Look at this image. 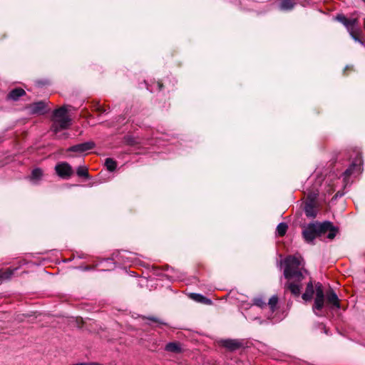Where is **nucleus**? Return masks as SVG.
I'll use <instances>...</instances> for the list:
<instances>
[{
    "instance_id": "obj_21",
    "label": "nucleus",
    "mask_w": 365,
    "mask_h": 365,
    "mask_svg": "<svg viewBox=\"0 0 365 365\" xmlns=\"http://www.w3.org/2000/svg\"><path fill=\"white\" fill-rule=\"evenodd\" d=\"M42 174V170L40 168H36L31 173V179L32 180H38L41 178Z\"/></svg>"
},
{
    "instance_id": "obj_9",
    "label": "nucleus",
    "mask_w": 365,
    "mask_h": 365,
    "mask_svg": "<svg viewBox=\"0 0 365 365\" xmlns=\"http://www.w3.org/2000/svg\"><path fill=\"white\" fill-rule=\"evenodd\" d=\"M95 144L93 142H86L70 147L68 151L83 153L85 151L91 150Z\"/></svg>"
},
{
    "instance_id": "obj_7",
    "label": "nucleus",
    "mask_w": 365,
    "mask_h": 365,
    "mask_svg": "<svg viewBox=\"0 0 365 365\" xmlns=\"http://www.w3.org/2000/svg\"><path fill=\"white\" fill-rule=\"evenodd\" d=\"M336 19L346 26L349 33H353L359 29L357 19H347L344 15H338Z\"/></svg>"
},
{
    "instance_id": "obj_3",
    "label": "nucleus",
    "mask_w": 365,
    "mask_h": 365,
    "mask_svg": "<svg viewBox=\"0 0 365 365\" xmlns=\"http://www.w3.org/2000/svg\"><path fill=\"white\" fill-rule=\"evenodd\" d=\"M315 289L316 297L312 306V310L317 315H318L317 311H321L325 305V297L328 306H330L331 308H340L338 296L332 289H329L325 294L322 284L318 282L315 285Z\"/></svg>"
},
{
    "instance_id": "obj_27",
    "label": "nucleus",
    "mask_w": 365,
    "mask_h": 365,
    "mask_svg": "<svg viewBox=\"0 0 365 365\" xmlns=\"http://www.w3.org/2000/svg\"><path fill=\"white\" fill-rule=\"evenodd\" d=\"M252 305V304L247 303L245 302H242L241 304L242 307H244L245 309H249L250 307H251Z\"/></svg>"
},
{
    "instance_id": "obj_13",
    "label": "nucleus",
    "mask_w": 365,
    "mask_h": 365,
    "mask_svg": "<svg viewBox=\"0 0 365 365\" xmlns=\"http://www.w3.org/2000/svg\"><path fill=\"white\" fill-rule=\"evenodd\" d=\"M26 94V92L24 89L21 88H17L11 90L9 93L7 95V100L17 101L19 98Z\"/></svg>"
},
{
    "instance_id": "obj_10",
    "label": "nucleus",
    "mask_w": 365,
    "mask_h": 365,
    "mask_svg": "<svg viewBox=\"0 0 365 365\" xmlns=\"http://www.w3.org/2000/svg\"><path fill=\"white\" fill-rule=\"evenodd\" d=\"M361 157H358L354 162L351 163V165L344 171V180H346L347 178H349L350 175H351L355 170L359 171L360 170V166H361Z\"/></svg>"
},
{
    "instance_id": "obj_1",
    "label": "nucleus",
    "mask_w": 365,
    "mask_h": 365,
    "mask_svg": "<svg viewBox=\"0 0 365 365\" xmlns=\"http://www.w3.org/2000/svg\"><path fill=\"white\" fill-rule=\"evenodd\" d=\"M284 276L289 281L285 288L294 297H299L302 285L301 282L305 279L307 271L303 269L302 260L295 256H289L284 259Z\"/></svg>"
},
{
    "instance_id": "obj_8",
    "label": "nucleus",
    "mask_w": 365,
    "mask_h": 365,
    "mask_svg": "<svg viewBox=\"0 0 365 365\" xmlns=\"http://www.w3.org/2000/svg\"><path fill=\"white\" fill-rule=\"evenodd\" d=\"M29 108L32 114H44L49 110L47 108L46 102L42 101L31 104Z\"/></svg>"
},
{
    "instance_id": "obj_16",
    "label": "nucleus",
    "mask_w": 365,
    "mask_h": 365,
    "mask_svg": "<svg viewBox=\"0 0 365 365\" xmlns=\"http://www.w3.org/2000/svg\"><path fill=\"white\" fill-rule=\"evenodd\" d=\"M278 297L277 295H273L268 302V306L270 312L273 313L277 309Z\"/></svg>"
},
{
    "instance_id": "obj_18",
    "label": "nucleus",
    "mask_w": 365,
    "mask_h": 365,
    "mask_svg": "<svg viewBox=\"0 0 365 365\" xmlns=\"http://www.w3.org/2000/svg\"><path fill=\"white\" fill-rule=\"evenodd\" d=\"M105 165L108 169V170L113 172L115 170L117 167L116 162L112 158H106Z\"/></svg>"
},
{
    "instance_id": "obj_6",
    "label": "nucleus",
    "mask_w": 365,
    "mask_h": 365,
    "mask_svg": "<svg viewBox=\"0 0 365 365\" xmlns=\"http://www.w3.org/2000/svg\"><path fill=\"white\" fill-rule=\"evenodd\" d=\"M57 175L63 179H68L73 175V169L67 163H60L55 166Z\"/></svg>"
},
{
    "instance_id": "obj_23",
    "label": "nucleus",
    "mask_w": 365,
    "mask_h": 365,
    "mask_svg": "<svg viewBox=\"0 0 365 365\" xmlns=\"http://www.w3.org/2000/svg\"><path fill=\"white\" fill-rule=\"evenodd\" d=\"M191 297L197 302H204L207 301L209 303L211 302V301L210 299H207L204 296H202L200 294H191Z\"/></svg>"
},
{
    "instance_id": "obj_11",
    "label": "nucleus",
    "mask_w": 365,
    "mask_h": 365,
    "mask_svg": "<svg viewBox=\"0 0 365 365\" xmlns=\"http://www.w3.org/2000/svg\"><path fill=\"white\" fill-rule=\"evenodd\" d=\"M220 344L230 351H235L241 346V343L235 339H224L220 341Z\"/></svg>"
},
{
    "instance_id": "obj_24",
    "label": "nucleus",
    "mask_w": 365,
    "mask_h": 365,
    "mask_svg": "<svg viewBox=\"0 0 365 365\" xmlns=\"http://www.w3.org/2000/svg\"><path fill=\"white\" fill-rule=\"evenodd\" d=\"M359 33V29L355 30L353 33H349V34L355 41L359 42L360 43L363 44V42L357 36Z\"/></svg>"
},
{
    "instance_id": "obj_5",
    "label": "nucleus",
    "mask_w": 365,
    "mask_h": 365,
    "mask_svg": "<svg viewBox=\"0 0 365 365\" xmlns=\"http://www.w3.org/2000/svg\"><path fill=\"white\" fill-rule=\"evenodd\" d=\"M318 194L316 192H311L308 194V200L305 204L304 211L305 214L309 217H315L317 215V210L315 207L314 200H316Z\"/></svg>"
},
{
    "instance_id": "obj_17",
    "label": "nucleus",
    "mask_w": 365,
    "mask_h": 365,
    "mask_svg": "<svg viewBox=\"0 0 365 365\" xmlns=\"http://www.w3.org/2000/svg\"><path fill=\"white\" fill-rule=\"evenodd\" d=\"M253 304L261 309H264L267 306L266 301L262 297H257L254 298Z\"/></svg>"
},
{
    "instance_id": "obj_25",
    "label": "nucleus",
    "mask_w": 365,
    "mask_h": 365,
    "mask_svg": "<svg viewBox=\"0 0 365 365\" xmlns=\"http://www.w3.org/2000/svg\"><path fill=\"white\" fill-rule=\"evenodd\" d=\"M147 319L148 320H150V322H152L153 323L156 324V327H159L160 325L165 324L164 322H163L159 319L155 318V317H148Z\"/></svg>"
},
{
    "instance_id": "obj_14",
    "label": "nucleus",
    "mask_w": 365,
    "mask_h": 365,
    "mask_svg": "<svg viewBox=\"0 0 365 365\" xmlns=\"http://www.w3.org/2000/svg\"><path fill=\"white\" fill-rule=\"evenodd\" d=\"M279 9L282 11H290L294 9L297 2L295 0H279Z\"/></svg>"
},
{
    "instance_id": "obj_15",
    "label": "nucleus",
    "mask_w": 365,
    "mask_h": 365,
    "mask_svg": "<svg viewBox=\"0 0 365 365\" xmlns=\"http://www.w3.org/2000/svg\"><path fill=\"white\" fill-rule=\"evenodd\" d=\"M165 349L173 353H180L182 351L180 344L177 342H170L166 344Z\"/></svg>"
},
{
    "instance_id": "obj_20",
    "label": "nucleus",
    "mask_w": 365,
    "mask_h": 365,
    "mask_svg": "<svg viewBox=\"0 0 365 365\" xmlns=\"http://www.w3.org/2000/svg\"><path fill=\"white\" fill-rule=\"evenodd\" d=\"M15 269H7L0 272V278L2 279H9L14 274Z\"/></svg>"
},
{
    "instance_id": "obj_22",
    "label": "nucleus",
    "mask_w": 365,
    "mask_h": 365,
    "mask_svg": "<svg viewBox=\"0 0 365 365\" xmlns=\"http://www.w3.org/2000/svg\"><path fill=\"white\" fill-rule=\"evenodd\" d=\"M76 173H77V175L79 177H85V178H88V169L85 166H79L77 168Z\"/></svg>"
},
{
    "instance_id": "obj_26",
    "label": "nucleus",
    "mask_w": 365,
    "mask_h": 365,
    "mask_svg": "<svg viewBox=\"0 0 365 365\" xmlns=\"http://www.w3.org/2000/svg\"><path fill=\"white\" fill-rule=\"evenodd\" d=\"M96 110L100 113H105L106 109H105L101 105L98 104L96 108Z\"/></svg>"
},
{
    "instance_id": "obj_4",
    "label": "nucleus",
    "mask_w": 365,
    "mask_h": 365,
    "mask_svg": "<svg viewBox=\"0 0 365 365\" xmlns=\"http://www.w3.org/2000/svg\"><path fill=\"white\" fill-rule=\"evenodd\" d=\"M67 109L63 106L53 111V123L51 130L55 134L60 130L67 129L71 125V118L66 115Z\"/></svg>"
},
{
    "instance_id": "obj_12",
    "label": "nucleus",
    "mask_w": 365,
    "mask_h": 365,
    "mask_svg": "<svg viewBox=\"0 0 365 365\" xmlns=\"http://www.w3.org/2000/svg\"><path fill=\"white\" fill-rule=\"evenodd\" d=\"M314 293V289L313 283L312 281L309 279V281L307 283L306 290L304 293L302 294V298L305 302H309L312 299Z\"/></svg>"
},
{
    "instance_id": "obj_28",
    "label": "nucleus",
    "mask_w": 365,
    "mask_h": 365,
    "mask_svg": "<svg viewBox=\"0 0 365 365\" xmlns=\"http://www.w3.org/2000/svg\"><path fill=\"white\" fill-rule=\"evenodd\" d=\"M158 86H159V88H160H160H161V87H162V84H160V83H158Z\"/></svg>"
},
{
    "instance_id": "obj_2",
    "label": "nucleus",
    "mask_w": 365,
    "mask_h": 365,
    "mask_svg": "<svg viewBox=\"0 0 365 365\" xmlns=\"http://www.w3.org/2000/svg\"><path fill=\"white\" fill-rule=\"evenodd\" d=\"M338 230L331 222L325 221L322 223H311L306 227L302 231V235L307 242H312L317 237H321L328 232L327 237L333 240Z\"/></svg>"
},
{
    "instance_id": "obj_19",
    "label": "nucleus",
    "mask_w": 365,
    "mask_h": 365,
    "mask_svg": "<svg viewBox=\"0 0 365 365\" xmlns=\"http://www.w3.org/2000/svg\"><path fill=\"white\" fill-rule=\"evenodd\" d=\"M287 230V225L284 222L279 223L277 227V232L279 236H284Z\"/></svg>"
}]
</instances>
